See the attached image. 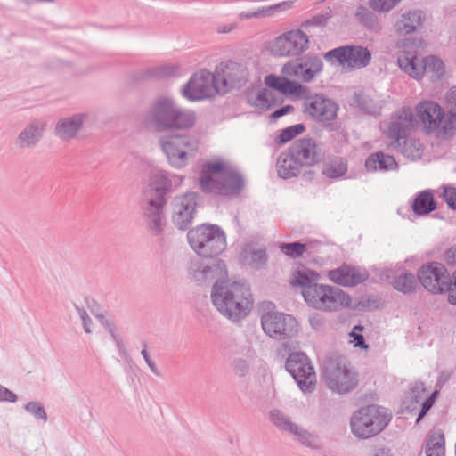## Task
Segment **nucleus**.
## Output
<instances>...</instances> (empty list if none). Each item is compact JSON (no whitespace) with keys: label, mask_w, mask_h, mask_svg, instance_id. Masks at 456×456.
I'll list each match as a JSON object with an SVG mask.
<instances>
[{"label":"nucleus","mask_w":456,"mask_h":456,"mask_svg":"<svg viewBox=\"0 0 456 456\" xmlns=\"http://www.w3.org/2000/svg\"><path fill=\"white\" fill-rule=\"evenodd\" d=\"M324 57L331 63L337 61L352 69H362L369 65L371 53L361 45H344L329 51Z\"/></svg>","instance_id":"obj_13"},{"label":"nucleus","mask_w":456,"mask_h":456,"mask_svg":"<svg viewBox=\"0 0 456 456\" xmlns=\"http://www.w3.org/2000/svg\"><path fill=\"white\" fill-rule=\"evenodd\" d=\"M198 206V193L187 192L175 197L173 201L174 224L180 230H185L191 224Z\"/></svg>","instance_id":"obj_19"},{"label":"nucleus","mask_w":456,"mask_h":456,"mask_svg":"<svg viewBox=\"0 0 456 456\" xmlns=\"http://www.w3.org/2000/svg\"><path fill=\"white\" fill-rule=\"evenodd\" d=\"M235 28H236L235 24L224 25V26H219L217 28V31L219 33H228V32L232 31V29H234Z\"/></svg>","instance_id":"obj_62"},{"label":"nucleus","mask_w":456,"mask_h":456,"mask_svg":"<svg viewBox=\"0 0 456 456\" xmlns=\"http://www.w3.org/2000/svg\"><path fill=\"white\" fill-rule=\"evenodd\" d=\"M214 89L217 93L216 74L201 69L194 73L183 86L182 94L190 101H199L209 97Z\"/></svg>","instance_id":"obj_15"},{"label":"nucleus","mask_w":456,"mask_h":456,"mask_svg":"<svg viewBox=\"0 0 456 456\" xmlns=\"http://www.w3.org/2000/svg\"><path fill=\"white\" fill-rule=\"evenodd\" d=\"M436 208V203L431 191H420L412 202V210L418 216H425Z\"/></svg>","instance_id":"obj_31"},{"label":"nucleus","mask_w":456,"mask_h":456,"mask_svg":"<svg viewBox=\"0 0 456 456\" xmlns=\"http://www.w3.org/2000/svg\"><path fill=\"white\" fill-rule=\"evenodd\" d=\"M16 401L17 395L5 387L0 385V402L14 403Z\"/></svg>","instance_id":"obj_51"},{"label":"nucleus","mask_w":456,"mask_h":456,"mask_svg":"<svg viewBox=\"0 0 456 456\" xmlns=\"http://www.w3.org/2000/svg\"><path fill=\"white\" fill-rule=\"evenodd\" d=\"M295 153L289 147L287 151L282 152L276 162L278 175L283 179H289L297 176L301 169Z\"/></svg>","instance_id":"obj_26"},{"label":"nucleus","mask_w":456,"mask_h":456,"mask_svg":"<svg viewBox=\"0 0 456 456\" xmlns=\"http://www.w3.org/2000/svg\"><path fill=\"white\" fill-rule=\"evenodd\" d=\"M188 242L194 252L202 257H214L226 248V236L220 226L202 224L187 233Z\"/></svg>","instance_id":"obj_8"},{"label":"nucleus","mask_w":456,"mask_h":456,"mask_svg":"<svg viewBox=\"0 0 456 456\" xmlns=\"http://www.w3.org/2000/svg\"><path fill=\"white\" fill-rule=\"evenodd\" d=\"M396 148L411 160L420 159L424 152L423 144H396Z\"/></svg>","instance_id":"obj_42"},{"label":"nucleus","mask_w":456,"mask_h":456,"mask_svg":"<svg viewBox=\"0 0 456 456\" xmlns=\"http://www.w3.org/2000/svg\"><path fill=\"white\" fill-rule=\"evenodd\" d=\"M290 434L295 435L303 444L307 446L311 445L313 436L306 430L297 427V430L296 432H290Z\"/></svg>","instance_id":"obj_50"},{"label":"nucleus","mask_w":456,"mask_h":456,"mask_svg":"<svg viewBox=\"0 0 456 456\" xmlns=\"http://www.w3.org/2000/svg\"><path fill=\"white\" fill-rule=\"evenodd\" d=\"M110 336L112 337L113 340L115 341V343H117L118 341H120L122 340L119 337V335L117 333L116 330H113L112 332L110 333Z\"/></svg>","instance_id":"obj_63"},{"label":"nucleus","mask_w":456,"mask_h":456,"mask_svg":"<svg viewBox=\"0 0 456 456\" xmlns=\"http://www.w3.org/2000/svg\"><path fill=\"white\" fill-rule=\"evenodd\" d=\"M141 354H142L143 359H146V358H148L150 356L148 352H147V345L145 343L143 344V348H142V350L141 352Z\"/></svg>","instance_id":"obj_64"},{"label":"nucleus","mask_w":456,"mask_h":456,"mask_svg":"<svg viewBox=\"0 0 456 456\" xmlns=\"http://www.w3.org/2000/svg\"><path fill=\"white\" fill-rule=\"evenodd\" d=\"M420 45V41L412 38L398 40L396 43L398 66L415 79H419L424 73L430 74L432 77L440 78L444 72V62L433 55L419 60L418 54Z\"/></svg>","instance_id":"obj_5"},{"label":"nucleus","mask_w":456,"mask_h":456,"mask_svg":"<svg viewBox=\"0 0 456 456\" xmlns=\"http://www.w3.org/2000/svg\"><path fill=\"white\" fill-rule=\"evenodd\" d=\"M402 0H369L370 8L376 12L387 13L397 6Z\"/></svg>","instance_id":"obj_44"},{"label":"nucleus","mask_w":456,"mask_h":456,"mask_svg":"<svg viewBox=\"0 0 456 456\" xmlns=\"http://www.w3.org/2000/svg\"><path fill=\"white\" fill-rule=\"evenodd\" d=\"M210 297L216 310L232 321L245 317L253 305L250 288L245 283L230 280L215 282Z\"/></svg>","instance_id":"obj_3"},{"label":"nucleus","mask_w":456,"mask_h":456,"mask_svg":"<svg viewBox=\"0 0 456 456\" xmlns=\"http://www.w3.org/2000/svg\"><path fill=\"white\" fill-rule=\"evenodd\" d=\"M285 368L297 383L301 391L311 393L315 389V370L305 353H291L285 362Z\"/></svg>","instance_id":"obj_10"},{"label":"nucleus","mask_w":456,"mask_h":456,"mask_svg":"<svg viewBox=\"0 0 456 456\" xmlns=\"http://www.w3.org/2000/svg\"><path fill=\"white\" fill-rule=\"evenodd\" d=\"M393 288L404 294H412L417 291L419 287L418 276L416 277L413 273L404 272L393 279Z\"/></svg>","instance_id":"obj_32"},{"label":"nucleus","mask_w":456,"mask_h":456,"mask_svg":"<svg viewBox=\"0 0 456 456\" xmlns=\"http://www.w3.org/2000/svg\"><path fill=\"white\" fill-rule=\"evenodd\" d=\"M347 161L342 157H333L323 164L322 175L328 178L338 179L347 172Z\"/></svg>","instance_id":"obj_33"},{"label":"nucleus","mask_w":456,"mask_h":456,"mask_svg":"<svg viewBox=\"0 0 456 456\" xmlns=\"http://www.w3.org/2000/svg\"><path fill=\"white\" fill-rule=\"evenodd\" d=\"M249 102L261 110H268L282 102L281 94L271 89L263 88L258 91L255 99Z\"/></svg>","instance_id":"obj_30"},{"label":"nucleus","mask_w":456,"mask_h":456,"mask_svg":"<svg viewBox=\"0 0 456 456\" xmlns=\"http://www.w3.org/2000/svg\"><path fill=\"white\" fill-rule=\"evenodd\" d=\"M417 116L422 125L425 134L437 140H449L456 132V117L433 101L419 102L416 107Z\"/></svg>","instance_id":"obj_6"},{"label":"nucleus","mask_w":456,"mask_h":456,"mask_svg":"<svg viewBox=\"0 0 456 456\" xmlns=\"http://www.w3.org/2000/svg\"><path fill=\"white\" fill-rule=\"evenodd\" d=\"M309 40L300 29L290 30L279 36L273 44V51L280 56H297L308 49Z\"/></svg>","instance_id":"obj_18"},{"label":"nucleus","mask_w":456,"mask_h":456,"mask_svg":"<svg viewBox=\"0 0 456 456\" xmlns=\"http://www.w3.org/2000/svg\"><path fill=\"white\" fill-rule=\"evenodd\" d=\"M444 258L448 265L456 263V245H453L446 250Z\"/></svg>","instance_id":"obj_57"},{"label":"nucleus","mask_w":456,"mask_h":456,"mask_svg":"<svg viewBox=\"0 0 456 456\" xmlns=\"http://www.w3.org/2000/svg\"><path fill=\"white\" fill-rule=\"evenodd\" d=\"M294 110V107L292 105H286L283 106L278 110H276L274 112L271 114V118L273 119H276L278 118H281L289 112H292Z\"/></svg>","instance_id":"obj_53"},{"label":"nucleus","mask_w":456,"mask_h":456,"mask_svg":"<svg viewBox=\"0 0 456 456\" xmlns=\"http://www.w3.org/2000/svg\"><path fill=\"white\" fill-rule=\"evenodd\" d=\"M354 100H355V102L357 103V105L363 110H365L366 112H370V109L368 107V103H369V100L362 97L361 94H354Z\"/></svg>","instance_id":"obj_58"},{"label":"nucleus","mask_w":456,"mask_h":456,"mask_svg":"<svg viewBox=\"0 0 456 456\" xmlns=\"http://www.w3.org/2000/svg\"><path fill=\"white\" fill-rule=\"evenodd\" d=\"M182 182L181 176L159 170L151 175L150 180L151 190L148 192L154 197L167 198V193L180 186Z\"/></svg>","instance_id":"obj_22"},{"label":"nucleus","mask_w":456,"mask_h":456,"mask_svg":"<svg viewBox=\"0 0 456 456\" xmlns=\"http://www.w3.org/2000/svg\"><path fill=\"white\" fill-rule=\"evenodd\" d=\"M365 167L369 172H389L396 170L398 164L393 156L378 151L366 159Z\"/></svg>","instance_id":"obj_27"},{"label":"nucleus","mask_w":456,"mask_h":456,"mask_svg":"<svg viewBox=\"0 0 456 456\" xmlns=\"http://www.w3.org/2000/svg\"><path fill=\"white\" fill-rule=\"evenodd\" d=\"M329 279L341 286L354 287L364 282L369 278V273L362 268L342 265L338 268L329 271Z\"/></svg>","instance_id":"obj_21"},{"label":"nucleus","mask_w":456,"mask_h":456,"mask_svg":"<svg viewBox=\"0 0 456 456\" xmlns=\"http://www.w3.org/2000/svg\"><path fill=\"white\" fill-rule=\"evenodd\" d=\"M177 68L174 66H163L160 68H158L155 70L154 75L157 77H169L173 76L176 73Z\"/></svg>","instance_id":"obj_52"},{"label":"nucleus","mask_w":456,"mask_h":456,"mask_svg":"<svg viewBox=\"0 0 456 456\" xmlns=\"http://www.w3.org/2000/svg\"><path fill=\"white\" fill-rule=\"evenodd\" d=\"M416 120L412 112L409 109H403V115L390 122L387 131V136L394 140V142H399L400 140L407 142L406 140L414 130Z\"/></svg>","instance_id":"obj_23"},{"label":"nucleus","mask_w":456,"mask_h":456,"mask_svg":"<svg viewBox=\"0 0 456 456\" xmlns=\"http://www.w3.org/2000/svg\"><path fill=\"white\" fill-rule=\"evenodd\" d=\"M205 258L204 260L191 261L188 268L192 279L199 285L228 281V272L224 261L216 256Z\"/></svg>","instance_id":"obj_12"},{"label":"nucleus","mask_w":456,"mask_h":456,"mask_svg":"<svg viewBox=\"0 0 456 456\" xmlns=\"http://www.w3.org/2000/svg\"><path fill=\"white\" fill-rule=\"evenodd\" d=\"M264 332L272 338L284 340L297 334V321L290 314L280 312L264 313L261 316Z\"/></svg>","instance_id":"obj_11"},{"label":"nucleus","mask_w":456,"mask_h":456,"mask_svg":"<svg viewBox=\"0 0 456 456\" xmlns=\"http://www.w3.org/2000/svg\"><path fill=\"white\" fill-rule=\"evenodd\" d=\"M420 404H421V410L417 418V422H419L426 415V413L429 411V409L431 408V406L433 404V402L431 401V399H425L423 402L420 403Z\"/></svg>","instance_id":"obj_56"},{"label":"nucleus","mask_w":456,"mask_h":456,"mask_svg":"<svg viewBox=\"0 0 456 456\" xmlns=\"http://www.w3.org/2000/svg\"><path fill=\"white\" fill-rule=\"evenodd\" d=\"M292 1H284L269 6H263L256 11L257 19L273 17L276 13L288 11L291 8Z\"/></svg>","instance_id":"obj_39"},{"label":"nucleus","mask_w":456,"mask_h":456,"mask_svg":"<svg viewBox=\"0 0 456 456\" xmlns=\"http://www.w3.org/2000/svg\"><path fill=\"white\" fill-rule=\"evenodd\" d=\"M427 456H444V436L441 430L432 433L426 444Z\"/></svg>","instance_id":"obj_36"},{"label":"nucleus","mask_w":456,"mask_h":456,"mask_svg":"<svg viewBox=\"0 0 456 456\" xmlns=\"http://www.w3.org/2000/svg\"><path fill=\"white\" fill-rule=\"evenodd\" d=\"M320 274L306 267L295 272L292 284L302 289L306 304L319 311L334 312L351 304V297L341 289L320 283Z\"/></svg>","instance_id":"obj_1"},{"label":"nucleus","mask_w":456,"mask_h":456,"mask_svg":"<svg viewBox=\"0 0 456 456\" xmlns=\"http://www.w3.org/2000/svg\"><path fill=\"white\" fill-rule=\"evenodd\" d=\"M322 369L325 384L333 392L347 394L357 387V373L349 367L345 357L337 354L327 356Z\"/></svg>","instance_id":"obj_9"},{"label":"nucleus","mask_w":456,"mask_h":456,"mask_svg":"<svg viewBox=\"0 0 456 456\" xmlns=\"http://www.w3.org/2000/svg\"><path fill=\"white\" fill-rule=\"evenodd\" d=\"M240 20L257 19L256 11L254 12H242L240 13Z\"/></svg>","instance_id":"obj_61"},{"label":"nucleus","mask_w":456,"mask_h":456,"mask_svg":"<svg viewBox=\"0 0 456 456\" xmlns=\"http://www.w3.org/2000/svg\"><path fill=\"white\" fill-rule=\"evenodd\" d=\"M96 318L100 321L101 324L109 331V333L116 330L114 322L112 321L106 319L103 314H97Z\"/></svg>","instance_id":"obj_54"},{"label":"nucleus","mask_w":456,"mask_h":456,"mask_svg":"<svg viewBox=\"0 0 456 456\" xmlns=\"http://www.w3.org/2000/svg\"><path fill=\"white\" fill-rule=\"evenodd\" d=\"M215 74L219 94H225L232 88L242 87L246 84L248 75L244 65L234 61L221 64Z\"/></svg>","instance_id":"obj_16"},{"label":"nucleus","mask_w":456,"mask_h":456,"mask_svg":"<svg viewBox=\"0 0 456 456\" xmlns=\"http://www.w3.org/2000/svg\"><path fill=\"white\" fill-rule=\"evenodd\" d=\"M323 63L318 56H305L286 63L281 72L285 77L297 78L302 82H311L322 70Z\"/></svg>","instance_id":"obj_17"},{"label":"nucleus","mask_w":456,"mask_h":456,"mask_svg":"<svg viewBox=\"0 0 456 456\" xmlns=\"http://www.w3.org/2000/svg\"><path fill=\"white\" fill-rule=\"evenodd\" d=\"M27 411L31 413L36 419L47 421V414L43 405L38 402H29L25 405Z\"/></svg>","instance_id":"obj_45"},{"label":"nucleus","mask_w":456,"mask_h":456,"mask_svg":"<svg viewBox=\"0 0 456 456\" xmlns=\"http://www.w3.org/2000/svg\"><path fill=\"white\" fill-rule=\"evenodd\" d=\"M83 115H74L69 118L60 120L55 127L56 134L61 140L72 139L83 123Z\"/></svg>","instance_id":"obj_28"},{"label":"nucleus","mask_w":456,"mask_h":456,"mask_svg":"<svg viewBox=\"0 0 456 456\" xmlns=\"http://www.w3.org/2000/svg\"><path fill=\"white\" fill-rule=\"evenodd\" d=\"M167 203V198H159L144 192L141 203L142 218L148 230L153 235H159L165 225L164 207Z\"/></svg>","instance_id":"obj_14"},{"label":"nucleus","mask_w":456,"mask_h":456,"mask_svg":"<svg viewBox=\"0 0 456 456\" xmlns=\"http://www.w3.org/2000/svg\"><path fill=\"white\" fill-rule=\"evenodd\" d=\"M195 121L194 111L182 108L168 96L157 98L143 118L144 126L157 132L189 129Z\"/></svg>","instance_id":"obj_4"},{"label":"nucleus","mask_w":456,"mask_h":456,"mask_svg":"<svg viewBox=\"0 0 456 456\" xmlns=\"http://www.w3.org/2000/svg\"><path fill=\"white\" fill-rule=\"evenodd\" d=\"M144 361L153 374H155L156 376H160L159 370H158L155 362L151 359L150 356L144 359Z\"/></svg>","instance_id":"obj_60"},{"label":"nucleus","mask_w":456,"mask_h":456,"mask_svg":"<svg viewBox=\"0 0 456 456\" xmlns=\"http://www.w3.org/2000/svg\"><path fill=\"white\" fill-rule=\"evenodd\" d=\"M391 418V413L385 407L377 404L361 407L350 418L351 432L360 439L373 437L386 428Z\"/></svg>","instance_id":"obj_7"},{"label":"nucleus","mask_w":456,"mask_h":456,"mask_svg":"<svg viewBox=\"0 0 456 456\" xmlns=\"http://www.w3.org/2000/svg\"><path fill=\"white\" fill-rule=\"evenodd\" d=\"M327 19L328 18L322 14L316 15L309 20V23L314 26H322L326 23Z\"/></svg>","instance_id":"obj_59"},{"label":"nucleus","mask_w":456,"mask_h":456,"mask_svg":"<svg viewBox=\"0 0 456 456\" xmlns=\"http://www.w3.org/2000/svg\"><path fill=\"white\" fill-rule=\"evenodd\" d=\"M168 162L175 168L184 167L188 160V153L178 147V144H160Z\"/></svg>","instance_id":"obj_35"},{"label":"nucleus","mask_w":456,"mask_h":456,"mask_svg":"<svg viewBox=\"0 0 456 456\" xmlns=\"http://www.w3.org/2000/svg\"><path fill=\"white\" fill-rule=\"evenodd\" d=\"M280 248L283 254L293 259H296L301 257L306 251V244L301 243L299 241L292 243H281L280 245Z\"/></svg>","instance_id":"obj_41"},{"label":"nucleus","mask_w":456,"mask_h":456,"mask_svg":"<svg viewBox=\"0 0 456 456\" xmlns=\"http://www.w3.org/2000/svg\"><path fill=\"white\" fill-rule=\"evenodd\" d=\"M76 310L82 321L83 328L86 333H91V325H92V319L88 315L87 312L82 308L76 305Z\"/></svg>","instance_id":"obj_49"},{"label":"nucleus","mask_w":456,"mask_h":456,"mask_svg":"<svg viewBox=\"0 0 456 456\" xmlns=\"http://www.w3.org/2000/svg\"><path fill=\"white\" fill-rule=\"evenodd\" d=\"M350 336L353 337L354 346L366 349L368 348V345L365 343L364 338L362 335L356 333V332H351Z\"/></svg>","instance_id":"obj_55"},{"label":"nucleus","mask_w":456,"mask_h":456,"mask_svg":"<svg viewBox=\"0 0 456 456\" xmlns=\"http://www.w3.org/2000/svg\"><path fill=\"white\" fill-rule=\"evenodd\" d=\"M371 8L365 5H359L355 10V19L367 29L379 33L382 29L381 23Z\"/></svg>","instance_id":"obj_29"},{"label":"nucleus","mask_w":456,"mask_h":456,"mask_svg":"<svg viewBox=\"0 0 456 456\" xmlns=\"http://www.w3.org/2000/svg\"><path fill=\"white\" fill-rule=\"evenodd\" d=\"M443 197L450 208L456 210V188L444 187Z\"/></svg>","instance_id":"obj_47"},{"label":"nucleus","mask_w":456,"mask_h":456,"mask_svg":"<svg viewBox=\"0 0 456 456\" xmlns=\"http://www.w3.org/2000/svg\"><path fill=\"white\" fill-rule=\"evenodd\" d=\"M198 184L202 192L224 198H235L245 188L241 174L227 168L223 161H207L201 166Z\"/></svg>","instance_id":"obj_2"},{"label":"nucleus","mask_w":456,"mask_h":456,"mask_svg":"<svg viewBox=\"0 0 456 456\" xmlns=\"http://www.w3.org/2000/svg\"><path fill=\"white\" fill-rule=\"evenodd\" d=\"M290 148L301 167L313 166L324 159V152L320 144H291Z\"/></svg>","instance_id":"obj_24"},{"label":"nucleus","mask_w":456,"mask_h":456,"mask_svg":"<svg viewBox=\"0 0 456 456\" xmlns=\"http://www.w3.org/2000/svg\"><path fill=\"white\" fill-rule=\"evenodd\" d=\"M338 106L332 100L320 94L304 101V112L319 121H330L337 117Z\"/></svg>","instance_id":"obj_20"},{"label":"nucleus","mask_w":456,"mask_h":456,"mask_svg":"<svg viewBox=\"0 0 456 456\" xmlns=\"http://www.w3.org/2000/svg\"><path fill=\"white\" fill-rule=\"evenodd\" d=\"M270 419L273 424L281 430L296 432L297 425L293 423L290 419L279 410H273L270 411Z\"/></svg>","instance_id":"obj_38"},{"label":"nucleus","mask_w":456,"mask_h":456,"mask_svg":"<svg viewBox=\"0 0 456 456\" xmlns=\"http://www.w3.org/2000/svg\"><path fill=\"white\" fill-rule=\"evenodd\" d=\"M265 82L268 87L284 94L297 93L299 87L295 82L285 77H277L272 74L265 77Z\"/></svg>","instance_id":"obj_34"},{"label":"nucleus","mask_w":456,"mask_h":456,"mask_svg":"<svg viewBox=\"0 0 456 456\" xmlns=\"http://www.w3.org/2000/svg\"><path fill=\"white\" fill-rule=\"evenodd\" d=\"M267 255L265 249L252 250L244 256V262L254 269H260L266 265Z\"/></svg>","instance_id":"obj_40"},{"label":"nucleus","mask_w":456,"mask_h":456,"mask_svg":"<svg viewBox=\"0 0 456 456\" xmlns=\"http://www.w3.org/2000/svg\"><path fill=\"white\" fill-rule=\"evenodd\" d=\"M425 14L420 10L407 11L400 15L395 24V32L398 35H409L422 27Z\"/></svg>","instance_id":"obj_25"},{"label":"nucleus","mask_w":456,"mask_h":456,"mask_svg":"<svg viewBox=\"0 0 456 456\" xmlns=\"http://www.w3.org/2000/svg\"><path fill=\"white\" fill-rule=\"evenodd\" d=\"M249 370V364L242 358L233 361V371L239 377H245Z\"/></svg>","instance_id":"obj_46"},{"label":"nucleus","mask_w":456,"mask_h":456,"mask_svg":"<svg viewBox=\"0 0 456 456\" xmlns=\"http://www.w3.org/2000/svg\"><path fill=\"white\" fill-rule=\"evenodd\" d=\"M305 127L303 124H296L281 130L276 142H288L302 134Z\"/></svg>","instance_id":"obj_43"},{"label":"nucleus","mask_w":456,"mask_h":456,"mask_svg":"<svg viewBox=\"0 0 456 456\" xmlns=\"http://www.w3.org/2000/svg\"><path fill=\"white\" fill-rule=\"evenodd\" d=\"M423 385H415L413 387L410 389V397L412 401L417 403H420L425 400V389L422 387Z\"/></svg>","instance_id":"obj_48"},{"label":"nucleus","mask_w":456,"mask_h":456,"mask_svg":"<svg viewBox=\"0 0 456 456\" xmlns=\"http://www.w3.org/2000/svg\"><path fill=\"white\" fill-rule=\"evenodd\" d=\"M45 122L35 120L30 123L20 134V142L39 141L45 128Z\"/></svg>","instance_id":"obj_37"}]
</instances>
